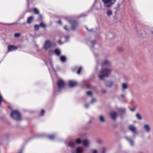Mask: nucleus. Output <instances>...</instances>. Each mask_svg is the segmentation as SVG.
<instances>
[{
	"instance_id": "f257e3e1",
	"label": "nucleus",
	"mask_w": 153,
	"mask_h": 153,
	"mask_svg": "<svg viewBox=\"0 0 153 153\" xmlns=\"http://www.w3.org/2000/svg\"><path fill=\"white\" fill-rule=\"evenodd\" d=\"M102 67L101 71L99 72V77L100 79L102 80L103 78L107 76L110 74L111 70L109 69L104 68V66H108L110 65L111 63L108 60H106L102 63Z\"/></svg>"
},
{
	"instance_id": "f03ea898",
	"label": "nucleus",
	"mask_w": 153,
	"mask_h": 153,
	"mask_svg": "<svg viewBox=\"0 0 153 153\" xmlns=\"http://www.w3.org/2000/svg\"><path fill=\"white\" fill-rule=\"evenodd\" d=\"M64 18L71 25L72 30H75L78 26L77 23L76 22L73 20L71 17L65 16L64 17Z\"/></svg>"
},
{
	"instance_id": "7ed1b4c3",
	"label": "nucleus",
	"mask_w": 153,
	"mask_h": 153,
	"mask_svg": "<svg viewBox=\"0 0 153 153\" xmlns=\"http://www.w3.org/2000/svg\"><path fill=\"white\" fill-rule=\"evenodd\" d=\"M10 116L13 119L17 121H19L21 119V114L18 111H13L11 114Z\"/></svg>"
},
{
	"instance_id": "20e7f679",
	"label": "nucleus",
	"mask_w": 153,
	"mask_h": 153,
	"mask_svg": "<svg viewBox=\"0 0 153 153\" xmlns=\"http://www.w3.org/2000/svg\"><path fill=\"white\" fill-rule=\"evenodd\" d=\"M104 3V6L106 7H109L114 4L116 0H102Z\"/></svg>"
},
{
	"instance_id": "39448f33",
	"label": "nucleus",
	"mask_w": 153,
	"mask_h": 153,
	"mask_svg": "<svg viewBox=\"0 0 153 153\" xmlns=\"http://www.w3.org/2000/svg\"><path fill=\"white\" fill-rule=\"evenodd\" d=\"M81 141L80 140H72L69 141L67 143L68 146L71 148H73L75 146L76 143L79 144Z\"/></svg>"
},
{
	"instance_id": "423d86ee",
	"label": "nucleus",
	"mask_w": 153,
	"mask_h": 153,
	"mask_svg": "<svg viewBox=\"0 0 153 153\" xmlns=\"http://www.w3.org/2000/svg\"><path fill=\"white\" fill-rule=\"evenodd\" d=\"M57 84L58 88L59 90L63 88L65 85L64 82L60 79H59Z\"/></svg>"
},
{
	"instance_id": "0eeeda50",
	"label": "nucleus",
	"mask_w": 153,
	"mask_h": 153,
	"mask_svg": "<svg viewBox=\"0 0 153 153\" xmlns=\"http://www.w3.org/2000/svg\"><path fill=\"white\" fill-rule=\"evenodd\" d=\"M128 128L129 131L135 134H137L136 127L133 125H129L128 126Z\"/></svg>"
},
{
	"instance_id": "6e6552de",
	"label": "nucleus",
	"mask_w": 153,
	"mask_h": 153,
	"mask_svg": "<svg viewBox=\"0 0 153 153\" xmlns=\"http://www.w3.org/2000/svg\"><path fill=\"white\" fill-rule=\"evenodd\" d=\"M83 149L81 148H77L76 150L71 151V153H83Z\"/></svg>"
},
{
	"instance_id": "1a4fd4ad",
	"label": "nucleus",
	"mask_w": 153,
	"mask_h": 153,
	"mask_svg": "<svg viewBox=\"0 0 153 153\" xmlns=\"http://www.w3.org/2000/svg\"><path fill=\"white\" fill-rule=\"evenodd\" d=\"M51 42L49 40L46 41L44 44V48L45 50H47L51 46Z\"/></svg>"
},
{
	"instance_id": "9d476101",
	"label": "nucleus",
	"mask_w": 153,
	"mask_h": 153,
	"mask_svg": "<svg viewBox=\"0 0 153 153\" xmlns=\"http://www.w3.org/2000/svg\"><path fill=\"white\" fill-rule=\"evenodd\" d=\"M125 138L129 143L131 146H133L134 145V142L132 138L130 139L127 137H125Z\"/></svg>"
},
{
	"instance_id": "9b49d317",
	"label": "nucleus",
	"mask_w": 153,
	"mask_h": 153,
	"mask_svg": "<svg viewBox=\"0 0 153 153\" xmlns=\"http://www.w3.org/2000/svg\"><path fill=\"white\" fill-rule=\"evenodd\" d=\"M8 52H10L13 50H16L17 49L16 47L13 45H10L8 46Z\"/></svg>"
},
{
	"instance_id": "f8f14e48",
	"label": "nucleus",
	"mask_w": 153,
	"mask_h": 153,
	"mask_svg": "<svg viewBox=\"0 0 153 153\" xmlns=\"http://www.w3.org/2000/svg\"><path fill=\"white\" fill-rule=\"evenodd\" d=\"M117 114V112H113L110 113V116L113 120H114L116 119Z\"/></svg>"
},
{
	"instance_id": "ddd939ff",
	"label": "nucleus",
	"mask_w": 153,
	"mask_h": 153,
	"mask_svg": "<svg viewBox=\"0 0 153 153\" xmlns=\"http://www.w3.org/2000/svg\"><path fill=\"white\" fill-rule=\"evenodd\" d=\"M69 86L71 87H74L77 84V83L76 82L72 81H69Z\"/></svg>"
},
{
	"instance_id": "4468645a",
	"label": "nucleus",
	"mask_w": 153,
	"mask_h": 153,
	"mask_svg": "<svg viewBox=\"0 0 153 153\" xmlns=\"http://www.w3.org/2000/svg\"><path fill=\"white\" fill-rule=\"evenodd\" d=\"M144 129L148 133L151 130L149 126L147 124H145L144 126Z\"/></svg>"
},
{
	"instance_id": "2eb2a0df",
	"label": "nucleus",
	"mask_w": 153,
	"mask_h": 153,
	"mask_svg": "<svg viewBox=\"0 0 153 153\" xmlns=\"http://www.w3.org/2000/svg\"><path fill=\"white\" fill-rule=\"evenodd\" d=\"M90 143L89 141L88 140H85L83 141V145L85 146H88Z\"/></svg>"
},
{
	"instance_id": "dca6fc26",
	"label": "nucleus",
	"mask_w": 153,
	"mask_h": 153,
	"mask_svg": "<svg viewBox=\"0 0 153 153\" xmlns=\"http://www.w3.org/2000/svg\"><path fill=\"white\" fill-rule=\"evenodd\" d=\"M122 90L124 91L128 89V84L126 83H123L122 84Z\"/></svg>"
},
{
	"instance_id": "f3484780",
	"label": "nucleus",
	"mask_w": 153,
	"mask_h": 153,
	"mask_svg": "<svg viewBox=\"0 0 153 153\" xmlns=\"http://www.w3.org/2000/svg\"><path fill=\"white\" fill-rule=\"evenodd\" d=\"M113 85V82L112 81H108L105 83V85L107 87H111Z\"/></svg>"
},
{
	"instance_id": "a211bd4d",
	"label": "nucleus",
	"mask_w": 153,
	"mask_h": 153,
	"mask_svg": "<svg viewBox=\"0 0 153 153\" xmlns=\"http://www.w3.org/2000/svg\"><path fill=\"white\" fill-rule=\"evenodd\" d=\"M33 18L32 16H30L28 17L27 20V23L30 24L33 21Z\"/></svg>"
},
{
	"instance_id": "6ab92c4d",
	"label": "nucleus",
	"mask_w": 153,
	"mask_h": 153,
	"mask_svg": "<svg viewBox=\"0 0 153 153\" xmlns=\"http://www.w3.org/2000/svg\"><path fill=\"white\" fill-rule=\"evenodd\" d=\"M99 119L100 121L102 123H103L105 121V119L102 115H101L99 117Z\"/></svg>"
},
{
	"instance_id": "aec40b11",
	"label": "nucleus",
	"mask_w": 153,
	"mask_h": 153,
	"mask_svg": "<svg viewBox=\"0 0 153 153\" xmlns=\"http://www.w3.org/2000/svg\"><path fill=\"white\" fill-rule=\"evenodd\" d=\"M60 57L61 61L63 62H66V59L65 56H60Z\"/></svg>"
},
{
	"instance_id": "412c9836",
	"label": "nucleus",
	"mask_w": 153,
	"mask_h": 153,
	"mask_svg": "<svg viewBox=\"0 0 153 153\" xmlns=\"http://www.w3.org/2000/svg\"><path fill=\"white\" fill-rule=\"evenodd\" d=\"M117 50L118 51L120 52H121L123 51L124 50L123 48L121 46L117 47Z\"/></svg>"
},
{
	"instance_id": "4be33fe9",
	"label": "nucleus",
	"mask_w": 153,
	"mask_h": 153,
	"mask_svg": "<svg viewBox=\"0 0 153 153\" xmlns=\"http://www.w3.org/2000/svg\"><path fill=\"white\" fill-rule=\"evenodd\" d=\"M60 51L59 49H56L54 52V53L55 54H56L57 55H59L60 54Z\"/></svg>"
},
{
	"instance_id": "5701e85b",
	"label": "nucleus",
	"mask_w": 153,
	"mask_h": 153,
	"mask_svg": "<svg viewBox=\"0 0 153 153\" xmlns=\"http://www.w3.org/2000/svg\"><path fill=\"white\" fill-rule=\"evenodd\" d=\"M106 14L108 16H110L112 14V12L111 10H108L107 11Z\"/></svg>"
},
{
	"instance_id": "b1692460",
	"label": "nucleus",
	"mask_w": 153,
	"mask_h": 153,
	"mask_svg": "<svg viewBox=\"0 0 153 153\" xmlns=\"http://www.w3.org/2000/svg\"><path fill=\"white\" fill-rule=\"evenodd\" d=\"M99 150L102 153H105V148L104 147H101L100 148Z\"/></svg>"
},
{
	"instance_id": "393cba45",
	"label": "nucleus",
	"mask_w": 153,
	"mask_h": 153,
	"mask_svg": "<svg viewBox=\"0 0 153 153\" xmlns=\"http://www.w3.org/2000/svg\"><path fill=\"white\" fill-rule=\"evenodd\" d=\"M55 137V136L53 135H49L48 137V139L50 140H53Z\"/></svg>"
},
{
	"instance_id": "a878e982",
	"label": "nucleus",
	"mask_w": 153,
	"mask_h": 153,
	"mask_svg": "<svg viewBox=\"0 0 153 153\" xmlns=\"http://www.w3.org/2000/svg\"><path fill=\"white\" fill-rule=\"evenodd\" d=\"M96 142L98 144H101L102 143V141L100 139H97L96 140Z\"/></svg>"
},
{
	"instance_id": "bb28decb",
	"label": "nucleus",
	"mask_w": 153,
	"mask_h": 153,
	"mask_svg": "<svg viewBox=\"0 0 153 153\" xmlns=\"http://www.w3.org/2000/svg\"><path fill=\"white\" fill-rule=\"evenodd\" d=\"M119 111L122 113H124L126 111V109L125 108H120L118 109Z\"/></svg>"
},
{
	"instance_id": "cd10ccee",
	"label": "nucleus",
	"mask_w": 153,
	"mask_h": 153,
	"mask_svg": "<svg viewBox=\"0 0 153 153\" xmlns=\"http://www.w3.org/2000/svg\"><path fill=\"white\" fill-rule=\"evenodd\" d=\"M21 35V34L20 33H16L14 35V36L16 38H18L20 37Z\"/></svg>"
},
{
	"instance_id": "c85d7f7f",
	"label": "nucleus",
	"mask_w": 153,
	"mask_h": 153,
	"mask_svg": "<svg viewBox=\"0 0 153 153\" xmlns=\"http://www.w3.org/2000/svg\"><path fill=\"white\" fill-rule=\"evenodd\" d=\"M136 116L137 119L139 120H141L142 119V117L140 114H137L136 115Z\"/></svg>"
},
{
	"instance_id": "c756f323",
	"label": "nucleus",
	"mask_w": 153,
	"mask_h": 153,
	"mask_svg": "<svg viewBox=\"0 0 153 153\" xmlns=\"http://www.w3.org/2000/svg\"><path fill=\"white\" fill-rule=\"evenodd\" d=\"M39 25H34V30L36 31L38 30L39 28Z\"/></svg>"
},
{
	"instance_id": "7c9ffc66",
	"label": "nucleus",
	"mask_w": 153,
	"mask_h": 153,
	"mask_svg": "<svg viewBox=\"0 0 153 153\" xmlns=\"http://www.w3.org/2000/svg\"><path fill=\"white\" fill-rule=\"evenodd\" d=\"M33 11L35 14H38L39 13V11L38 9L35 8L33 9Z\"/></svg>"
},
{
	"instance_id": "2f4dec72",
	"label": "nucleus",
	"mask_w": 153,
	"mask_h": 153,
	"mask_svg": "<svg viewBox=\"0 0 153 153\" xmlns=\"http://www.w3.org/2000/svg\"><path fill=\"white\" fill-rule=\"evenodd\" d=\"M39 26L43 28H45L46 27V25L43 22H41L40 23Z\"/></svg>"
},
{
	"instance_id": "473e14b6",
	"label": "nucleus",
	"mask_w": 153,
	"mask_h": 153,
	"mask_svg": "<svg viewBox=\"0 0 153 153\" xmlns=\"http://www.w3.org/2000/svg\"><path fill=\"white\" fill-rule=\"evenodd\" d=\"M91 153H98V152L95 149H92L91 151Z\"/></svg>"
},
{
	"instance_id": "72a5a7b5",
	"label": "nucleus",
	"mask_w": 153,
	"mask_h": 153,
	"mask_svg": "<svg viewBox=\"0 0 153 153\" xmlns=\"http://www.w3.org/2000/svg\"><path fill=\"white\" fill-rule=\"evenodd\" d=\"M81 68L80 67H77L76 73L77 74H79L81 71Z\"/></svg>"
},
{
	"instance_id": "f704fd0d",
	"label": "nucleus",
	"mask_w": 153,
	"mask_h": 153,
	"mask_svg": "<svg viewBox=\"0 0 153 153\" xmlns=\"http://www.w3.org/2000/svg\"><path fill=\"white\" fill-rule=\"evenodd\" d=\"M3 101V99L1 95L0 94V105H1V102Z\"/></svg>"
},
{
	"instance_id": "c9c22d12",
	"label": "nucleus",
	"mask_w": 153,
	"mask_h": 153,
	"mask_svg": "<svg viewBox=\"0 0 153 153\" xmlns=\"http://www.w3.org/2000/svg\"><path fill=\"white\" fill-rule=\"evenodd\" d=\"M87 94L88 95L91 96L92 95V93L91 91H88L86 92Z\"/></svg>"
},
{
	"instance_id": "e433bc0d",
	"label": "nucleus",
	"mask_w": 153,
	"mask_h": 153,
	"mask_svg": "<svg viewBox=\"0 0 153 153\" xmlns=\"http://www.w3.org/2000/svg\"><path fill=\"white\" fill-rule=\"evenodd\" d=\"M101 92L102 94H104L106 92V90H105V89H101Z\"/></svg>"
},
{
	"instance_id": "4c0bfd02",
	"label": "nucleus",
	"mask_w": 153,
	"mask_h": 153,
	"mask_svg": "<svg viewBox=\"0 0 153 153\" xmlns=\"http://www.w3.org/2000/svg\"><path fill=\"white\" fill-rule=\"evenodd\" d=\"M44 113H45L44 110L43 109H42L41 111V116H43Z\"/></svg>"
},
{
	"instance_id": "58836bf2",
	"label": "nucleus",
	"mask_w": 153,
	"mask_h": 153,
	"mask_svg": "<svg viewBox=\"0 0 153 153\" xmlns=\"http://www.w3.org/2000/svg\"><path fill=\"white\" fill-rule=\"evenodd\" d=\"M96 101V100L95 99H93L91 101V103H93L94 102H95Z\"/></svg>"
},
{
	"instance_id": "ea45409f",
	"label": "nucleus",
	"mask_w": 153,
	"mask_h": 153,
	"mask_svg": "<svg viewBox=\"0 0 153 153\" xmlns=\"http://www.w3.org/2000/svg\"><path fill=\"white\" fill-rule=\"evenodd\" d=\"M91 43L92 45L93 46L96 43V42L95 41H92L91 42Z\"/></svg>"
},
{
	"instance_id": "a19ab883",
	"label": "nucleus",
	"mask_w": 153,
	"mask_h": 153,
	"mask_svg": "<svg viewBox=\"0 0 153 153\" xmlns=\"http://www.w3.org/2000/svg\"><path fill=\"white\" fill-rule=\"evenodd\" d=\"M65 39L67 40H68L69 38V36H66L65 37Z\"/></svg>"
},
{
	"instance_id": "79ce46f5",
	"label": "nucleus",
	"mask_w": 153,
	"mask_h": 153,
	"mask_svg": "<svg viewBox=\"0 0 153 153\" xmlns=\"http://www.w3.org/2000/svg\"><path fill=\"white\" fill-rule=\"evenodd\" d=\"M135 107H133V108H131L130 110L131 111H133L135 110Z\"/></svg>"
},
{
	"instance_id": "37998d69",
	"label": "nucleus",
	"mask_w": 153,
	"mask_h": 153,
	"mask_svg": "<svg viewBox=\"0 0 153 153\" xmlns=\"http://www.w3.org/2000/svg\"><path fill=\"white\" fill-rule=\"evenodd\" d=\"M121 97H122V98H125V95H124V94H121Z\"/></svg>"
},
{
	"instance_id": "c03bdc74",
	"label": "nucleus",
	"mask_w": 153,
	"mask_h": 153,
	"mask_svg": "<svg viewBox=\"0 0 153 153\" xmlns=\"http://www.w3.org/2000/svg\"><path fill=\"white\" fill-rule=\"evenodd\" d=\"M85 107L86 108H88V104H85Z\"/></svg>"
},
{
	"instance_id": "a18cd8bd",
	"label": "nucleus",
	"mask_w": 153,
	"mask_h": 153,
	"mask_svg": "<svg viewBox=\"0 0 153 153\" xmlns=\"http://www.w3.org/2000/svg\"><path fill=\"white\" fill-rule=\"evenodd\" d=\"M64 28L66 30H68V29L67 28L66 26H65Z\"/></svg>"
},
{
	"instance_id": "49530a36",
	"label": "nucleus",
	"mask_w": 153,
	"mask_h": 153,
	"mask_svg": "<svg viewBox=\"0 0 153 153\" xmlns=\"http://www.w3.org/2000/svg\"><path fill=\"white\" fill-rule=\"evenodd\" d=\"M58 23H59V24H60V25H62V22H61V20H59L58 21Z\"/></svg>"
},
{
	"instance_id": "de8ad7c7",
	"label": "nucleus",
	"mask_w": 153,
	"mask_h": 153,
	"mask_svg": "<svg viewBox=\"0 0 153 153\" xmlns=\"http://www.w3.org/2000/svg\"><path fill=\"white\" fill-rule=\"evenodd\" d=\"M58 43H59L60 44V45H61L62 44V43H61V41L60 40H59V42H58Z\"/></svg>"
},
{
	"instance_id": "09e8293b",
	"label": "nucleus",
	"mask_w": 153,
	"mask_h": 153,
	"mask_svg": "<svg viewBox=\"0 0 153 153\" xmlns=\"http://www.w3.org/2000/svg\"><path fill=\"white\" fill-rule=\"evenodd\" d=\"M39 17H40V19H42V16L41 15H39Z\"/></svg>"
},
{
	"instance_id": "8fccbe9b",
	"label": "nucleus",
	"mask_w": 153,
	"mask_h": 153,
	"mask_svg": "<svg viewBox=\"0 0 153 153\" xmlns=\"http://www.w3.org/2000/svg\"><path fill=\"white\" fill-rule=\"evenodd\" d=\"M150 32L151 34L153 35V31H151Z\"/></svg>"
},
{
	"instance_id": "3c124183",
	"label": "nucleus",
	"mask_w": 153,
	"mask_h": 153,
	"mask_svg": "<svg viewBox=\"0 0 153 153\" xmlns=\"http://www.w3.org/2000/svg\"><path fill=\"white\" fill-rule=\"evenodd\" d=\"M6 135H7V136H8V137H9V134H6Z\"/></svg>"
},
{
	"instance_id": "603ef678",
	"label": "nucleus",
	"mask_w": 153,
	"mask_h": 153,
	"mask_svg": "<svg viewBox=\"0 0 153 153\" xmlns=\"http://www.w3.org/2000/svg\"><path fill=\"white\" fill-rule=\"evenodd\" d=\"M74 70L75 71H76V68H75H75H74Z\"/></svg>"
},
{
	"instance_id": "864d4df0",
	"label": "nucleus",
	"mask_w": 153,
	"mask_h": 153,
	"mask_svg": "<svg viewBox=\"0 0 153 153\" xmlns=\"http://www.w3.org/2000/svg\"><path fill=\"white\" fill-rule=\"evenodd\" d=\"M13 24H8V25H12Z\"/></svg>"
},
{
	"instance_id": "5fc2aeb1",
	"label": "nucleus",
	"mask_w": 153,
	"mask_h": 153,
	"mask_svg": "<svg viewBox=\"0 0 153 153\" xmlns=\"http://www.w3.org/2000/svg\"><path fill=\"white\" fill-rule=\"evenodd\" d=\"M84 16L83 15H81V16Z\"/></svg>"
},
{
	"instance_id": "6e6d98bb",
	"label": "nucleus",
	"mask_w": 153,
	"mask_h": 153,
	"mask_svg": "<svg viewBox=\"0 0 153 153\" xmlns=\"http://www.w3.org/2000/svg\"><path fill=\"white\" fill-rule=\"evenodd\" d=\"M86 29H87V30H88L89 31V30H88V28H86Z\"/></svg>"
},
{
	"instance_id": "4d7b16f0",
	"label": "nucleus",
	"mask_w": 153,
	"mask_h": 153,
	"mask_svg": "<svg viewBox=\"0 0 153 153\" xmlns=\"http://www.w3.org/2000/svg\"><path fill=\"white\" fill-rule=\"evenodd\" d=\"M98 61H97V63H98Z\"/></svg>"
},
{
	"instance_id": "13d9d810",
	"label": "nucleus",
	"mask_w": 153,
	"mask_h": 153,
	"mask_svg": "<svg viewBox=\"0 0 153 153\" xmlns=\"http://www.w3.org/2000/svg\"><path fill=\"white\" fill-rule=\"evenodd\" d=\"M22 151H21V152H19V153H22Z\"/></svg>"
},
{
	"instance_id": "bf43d9fd",
	"label": "nucleus",
	"mask_w": 153,
	"mask_h": 153,
	"mask_svg": "<svg viewBox=\"0 0 153 153\" xmlns=\"http://www.w3.org/2000/svg\"><path fill=\"white\" fill-rule=\"evenodd\" d=\"M27 0V1H28V0Z\"/></svg>"
}]
</instances>
